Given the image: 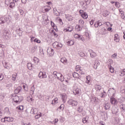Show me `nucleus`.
<instances>
[{
  "instance_id": "obj_49",
  "label": "nucleus",
  "mask_w": 125,
  "mask_h": 125,
  "mask_svg": "<svg viewBox=\"0 0 125 125\" xmlns=\"http://www.w3.org/2000/svg\"><path fill=\"white\" fill-rule=\"evenodd\" d=\"M76 30H78L79 31H81L82 30V27H81V25H76L75 27Z\"/></svg>"
},
{
  "instance_id": "obj_14",
  "label": "nucleus",
  "mask_w": 125,
  "mask_h": 125,
  "mask_svg": "<svg viewBox=\"0 0 125 125\" xmlns=\"http://www.w3.org/2000/svg\"><path fill=\"white\" fill-rule=\"evenodd\" d=\"M101 35H107L108 34V31L106 29H105L104 27L101 28Z\"/></svg>"
},
{
  "instance_id": "obj_16",
  "label": "nucleus",
  "mask_w": 125,
  "mask_h": 125,
  "mask_svg": "<svg viewBox=\"0 0 125 125\" xmlns=\"http://www.w3.org/2000/svg\"><path fill=\"white\" fill-rule=\"evenodd\" d=\"M89 52L91 58H94V57H96V53L94 52L93 50H89Z\"/></svg>"
},
{
  "instance_id": "obj_7",
  "label": "nucleus",
  "mask_w": 125,
  "mask_h": 125,
  "mask_svg": "<svg viewBox=\"0 0 125 125\" xmlns=\"http://www.w3.org/2000/svg\"><path fill=\"white\" fill-rule=\"evenodd\" d=\"M47 53L50 56H53L54 55V50L51 48V47H49L47 50Z\"/></svg>"
},
{
  "instance_id": "obj_29",
  "label": "nucleus",
  "mask_w": 125,
  "mask_h": 125,
  "mask_svg": "<svg viewBox=\"0 0 125 125\" xmlns=\"http://www.w3.org/2000/svg\"><path fill=\"white\" fill-rule=\"evenodd\" d=\"M61 62L63 63L64 65H66L67 64V59H66V58H62L61 59Z\"/></svg>"
},
{
  "instance_id": "obj_38",
  "label": "nucleus",
  "mask_w": 125,
  "mask_h": 125,
  "mask_svg": "<svg viewBox=\"0 0 125 125\" xmlns=\"http://www.w3.org/2000/svg\"><path fill=\"white\" fill-rule=\"evenodd\" d=\"M17 77V73H15V74H13L12 76V80L13 82H15V81H16V78Z\"/></svg>"
},
{
  "instance_id": "obj_59",
  "label": "nucleus",
  "mask_w": 125,
  "mask_h": 125,
  "mask_svg": "<svg viewBox=\"0 0 125 125\" xmlns=\"http://www.w3.org/2000/svg\"><path fill=\"white\" fill-rule=\"evenodd\" d=\"M86 123H87V119H86V118H83V123L85 124Z\"/></svg>"
},
{
  "instance_id": "obj_47",
  "label": "nucleus",
  "mask_w": 125,
  "mask_h": 125,
  "mask_svg": "<svg viewBox=\"0 0 125 125\" xmlns=\"http://www.w3.org/2000/svg\"><path fill=\"white\" fill-rule=\"evenodd\" d=\"M42 116V113H40V114H37V115L35 116V119H40V118H41Z\"/></svg>"
},
{
  "instance_id": "obj_12",
  "label": "nucleus",
  "mask_w": 125,
  "mask_h": 125,
  "mask_svg": "<svg viewBox=\"0 0 125 125\" xmlns=\"http://www.w3.org/2000/svg\"><path fill=\"white\" fill-rule=\"evenodd\" d=\"M103 107L104 110H109L111 108V104L110 103H106L103 104Z\"/></svg>"
},
{
  "instance_id": "obj_10",
  "label": "nucleus",
  "mask_w": 125,
  "mask_h": 125,
  "mask_svg": "<svg viewBox=\"0 0 125 125\" xmlns=\"http://www.w3.org/2000/svg\"><path fill=\"white\" fill-rule=\"evenodd\" d=\"M80 5L82 8H84L85 9H86L87 8L88 5L85 3L84 1H81L80 2Z\"/></svg>"
},
{
  "instance_id": "obj_48",
  "label": "nucleus",
  "mask_w": 125,
  "mask_h": 125,
  "mask_svg": "<svg viewBox=\"0 0 125 125\" xmlns=\"http://www.w3.org/2000/svg\"><path fill=\"white\" fill-rule=\"evenodd\" d=\"M115 5L117 8H120V6H121V3H120L119 2H116Z\"/></svg>"
},
{
  "instance_id": "obj_18",
  "label": "nucleus",
  "mask_w": 125,
  "mask_h": 125,
  "mask_svg": "<svg viewBox=\"0 0 125 125\" xmlns=\"http://www.w3.org/2000/svg\"><path fill=\"white\" fill-rule=\"evenodd\" d=\"M62 99L63 103H66V100H67V95H66V94H62Z\"/></svg>"
},
{
  "instance_id": "obj_34",
  "label": "nucleus",
  "mask_w": 125,
  "mask_h": 125,
  "mask_svg": "<svg viewBox=\"0 0 125 125\" xmlns=\"http://www.w3.org/2000/svg\"><path fill=\"white\" fill-rule=\"evenodd\" d=\"M37 48L38 47H37V46L32 47L30 50L31 53H35V52L36 51V50H37Z\"/></svg>"
},
{
  "instance_id": "obj_63",
  "label": "nucleus",
  "mask_w": 125,
  "mask_h": 125,
  "mask_svg": "<svg viewBox=\"0 0 125 125\" xmlns=\"http://www.w3.org/2000/svg\"><path fill=\"white\" fill-rule=\"evenodd\" d=\"M19 11L21 15H22V16L24 15V11H23V10L20 9Z\"/></svg>"
},
{
  "instance_id": "obj_50",
  "label": "nucleus",
  "mask_w": 125,
  "mask_h": 125,
  "mask_svg": "<svg viewBox=\"0 0 125 125\" xmlns=\"http://www.w3.org/2000/svg\"><path fill=\"white\" fill-rule=\"evenodd\" d=\"M34 42H37V43H41V40L36 38L34 40Z\"/></svg>"
},
{
  "instance_id": "obj_31",
  "label": "nucleus",
  "mask_w": 125,
  "mask_h": 125,
  "mask_svg": "<svg viewBox=\"0 0 125 125\" xmlns=\"http://www.w3.org/2000/svg\"><path fill=\"white\" fill-rule=\"evenodd\" d=\"M16 109L19 111V112H21V111L24 110V106L23 105H20L17 106Z\"/></svg>"
},
{
  "instance_id": "obj_43",
  "label": "nucleus",
  "mask_w": 125,
  "mask_h": 125,
  "mask_svg": "<svg viewBox=\"0 0 125 125\" xmlns=\"http://www.w3.org/2000/svg\"><path fill=\"white\" fill-rule=\"evenodd\" d=\"M84 35L86 38H87V40L89 39V33L88 32V31L86 30V31L85 32Z\"/></svg>"
},
{
  "instance_id": "obj_58",
  "label": "nucleus",
  "mask_w": 125,
  "mask_h": 125,
  "mask_svg": "<svg viewBox=\"0 0 125 125\" xmlns=\"http://www.w3.org/2000/svg\"><path fill=\"white\" fill-rule=\"evenodd\" d=\"M53 101L54 103L57 104V103H58V98H55L54 100H53Z\"/></svg>"
},
{
  "instance_id": "obj_23",
  "label": "nucleus",
  "mask_w": 125,
  "mask_h": 125,
  "mask_svg": "<svg viewBox=\"0 0 125 125\" xmlns=\"http://www.w3.org/2000/svg\"><path fill=\"white\" fill-rule=\"evenodd\" d=\"M65 18L68 21H73V17L70 15H65Z\"/></svg>"
},
{
  "instance_id": "obj_62",
  "label": "nucleus",
  "mask_w": 125,
  "mask_h": 125,
  "mask_svg": "<svg viewBox=\"0 0 125 125\" xmlns=\"http://www.w3.org/2000/svg\"><path fill=\"white\" fill-rule=\"evenodd\" d=\"M9 111V108L8 107H5L4 108V112L5 113H8Z\"/></svg>"
},
{
  "instance_id": "obj_11",
  "label": "nucleus",
  "mask_w": 125,
  "mask_h": 125,
  "mask_svg": "<svg viewBox=\"0 0 125 125\" xmlns=\"http://www.w3.org/2000/svg\"><path fill=\"white\" fill-rule=\"evenodd\" d=\"M110 103L112 105H116L117 104V100L115 98H114V96H112V97L110 99Z\"/></svg>"
},
{
  "instance_id": "obj_45",
  "label": "nucleus",
  "mask_w": 125,
  "mask_h": 125,
  "mask_svg": "<svg viewBox=\"0 0 125 125\" xmlns=\"http://www.w3.org/2000/svg\"><path fill=\"white\" fill-rule=\"evenodd\" d=\"M58 72L57 71H54L53 74H52V77H54V78L55 79H56V78H57V74H58Z\"/></svg>"
},
{
  "instance_id": "obj_19",
  "label": "nucleus",
  "mask_w": 125,
  "mask_h": 125,
  "mask_svg": "<svg viewBox=\"0 0 125 125\" xmlns=\"http://www.w3.org/2000/svg\"><path fill=\"white\" fill-rule=\"evenodd\" d=\"M109 93L112 92V95L113 97H115V95L116 94V90L113 88H110L108 90Z\"/></svg>"
},
{
  "instance_id": "obj_42",
  "label": "nucleus",
  "mask_w": 125,
  "mask_h": 125,
  "mask_svg": "<svg viewBox=\"0 0 125 125\" xmlns=\"http://www.w3.org/2000/svg\"><path fill=\"white\" fill-rule=\"evenodd\" d=\"M5 23V21H4V19L3 17L0 18V25H1V24H4Z\"/></svg>"
},
{
  "instance_id": "obj_33",
  "label": "nucleus",
  "mask_w": 125,
  "mask_h": 125,
  "mask_svg": "<svg viewBox=\"0 0 125 125\" xmlns=\"http://www.w3.org/2000/svg\"><path fill=\"white\" fill-rule=\"evenodd\" d=\"M109 14H110V12H109L107 10H105L104 11L103 15L104 17H107V16H108V15H109Z\"/></svg>"
},
{
  "instance_id": "obj_3",
  "label": "nucleus",
  "mask_w": 125,
  "mask_h": 125,
  "mask_svg": "<svg viewBox=\"0 0 125 125\" xmlns=\"http://www.w3.org/2000/svg\"><path fill=\"white\" fill-rule=\"evenodd\" d=\"M67 103L69 104V105L72 106V107H76V106H78V104H79L78 101H75L73 99L69 100L67 102Z\"/></svg>"
},
{
  "instance_id": "obj_39",
  "label": "nucleus",
  "mask_w": 125,
  "mask_h": 125,
  "mask_svg": "<svg viewBox=\"0 0 125 125\" xmlns=\"http://www.w3.org/2000/svg\"><path fill=\"white\" fill-rule=\"evenodd\" d=\"M83 111V107L80 106L77 108V112L78 113H82Z\"/></svg>"
},
{
  "instance_id": "obj_8",
  "label": "nucleus",
  "mask_w": 125,
  "mask_h": 125,
  "mask_svg": "<svg viewBox=\"0 0 125 125\" xmlns=\"http://www.w3.org/2000/svg\"><path fill=\"white\" fill-rule=\"evenodd\" d=\"M39 113V109L37 108L32 107L30 111V113L32 115H37Z\"/></svg>"
},
{
  "instance_id": "obj_53",
  "label": "nucleus",
  "mask_w": 125,
  "mask_h": 125,
  "mask_svg": "<svg viewBox=\"0 0 125 125\" xmlns=\"http://www.w3.org/2000/svg\"><path fill=\"white\" fill-rule=\"evenodd\" d=\"M79 54L81 57H84L85 56V54H84L83 52H80Z\"/></svg>"
},
{
  "instance_id": "obj_20",
  "label": "nucleus",
  "mask_w": 125,
  "mask_h": 125,
  "mask_svg": "<svg viewBox=\"0 0 125 125\" xmlns=\"http://www.w3.org/2000/svg\"><path fill=\"white\" fill-rule=\"evenodd\" d=\"M99 65H100L99 61L95 60L94 62V69H97V67H98Z\"/></svg>"
},
{
  "instance_id": "obj_22",
  "label": "nucleus",
  "mask_w": 125,
  "mask_h": 125,
  "mask_svg": "<svg viewBox=\"0 0 125 125\" xmlns=\"http://www.w3.org/2000/svg\"><path fill=\"white\" fill-rule=\"evenodd\" d=\"M100 96L101 98H105V97L107 96V93H106V92L104 90L100 94Z\"/></svg>"
},
{
  "instance_id": "obj_24",
  "label": "nucleus",
  "mask_w": 125,
  "mask_h": 125,
  "mask_svg": "<svg viewBox=\"0 0 125 125\" xmlns=\"http://www.w3.org/2000/svg\"><path fill=\"white\" fill-rule=\"evenodd\" d=\"M80 92H81V89L77 88L75 90L73 91V93L75 95H78L80 94Z\"/></svg>"
},
{
  "instance_id": "obj_6",
  "label": "nucleus",
  "mask_w": 125,
  "mask_h": 125,
  "mask_svg": "<svg viewBox=\"0 0 125 125\" xmlns=\"http://www.w3.org/2000/svg\"><path fill=\"white\" fill-rule=\"evenodd\" d=\"M38 77L39 78H41V79H46V78H47L45 72L42 71H41L40 73H39Z\"/></svg>"
},
{
  "instance_id": "obj_61",
  "label": "nucleus",
  "mask_w": 125,
  "mask_h": 125,
  "mask_svg": "<svg viewBox=\"0 0 125 125\" xmlns=\"http://www.w3.org/2000/svg\"><path fill=\"white\" fill-rule=\"evenodd\" d=\"M10 0H5V4H6L7 5H8V4H10Z\"/></svg>"
},
{
  "instance_id": "obj_4",
  "label": "nucleus",
  "mask_w": 125,
  "mask_h": 125,
  "mask_svg": "<svg viewBox=\"0 0 125 125\" xmlns=\"http://www.w3.org/2000/svg\"><path fill=\"white\" fill-rule=\"evenodd\" d=\"M79 13L80 14H81L82 18H83V19H87L88 17V15H87V13L84 12L83 10H80L79 11Z\"/></svg>"
},
{
  "instance_id": "obj_35",
  "label": "nucleus",
  "mask_w": 125,
  "mask_h": 125,
  "mask_svg": "<svg viewBox=\"0 0 125 125\" xmlns=\"http://www.w3.org/2000/svg\"><path fill=\"white\" fill-rule=\"evenodd\" d=\"M119 75L121 77H124L125 75V69H124L123 70H121V71H120Z\"/></svg>"
},
{
  "instance_id": "obj_9",
  "label": "nucleus",
  "mask_w": 125,
  "mask_h": 125,
  "mask_svg": "<svg viewBox=\"0 0 125 125\" xmlns=\"http://www.w3.org/2000/svg\"><path fill=\"white\" fill-rule=\"evenodd\" d=\"M74 37L75 39H79V40H81V41H82V42H84V41H85L84 40V38L83 37V36H81V35L78 34H75Z\"/></svg>"
},
{
  "instance_id": "obj_26",
  "label": "nucleus",
  "mask_w": 125,
  "mask_h": 125,
  "mask_svg": "<svg viewBox=\"0 0 125 125\" xmlns=\"http://www.w3.org/2000/svg\"><path fill=\"white\" fill-rule=\"evenodd\" d=\"M79 23L80 26H81L82 28H84V21H83V20H80Z\"/></svg>"
},
{
  "instance_id": "obj_13",
  "label": "nucleus",
  "mask_w": 125,
  "mask_h": 125,
  "mask_svg": "<svg viewBox=\"0 0 125 125\" xmlns=\"http://www.w3.org/2000/svg\"><path fill=\"white\" fill-rule=\"evenodd\" d=\"M86 81H85V83H87V84H91L92 80H91V77L90 76H87L86 77Z\"/></svg>"
},
{
  "instance_id": "obj_27",
  "label": "nucleus",
  "mask_w": 125,
  "mask_h": 125,
  "mask_svg": "<svg viewBox=\"0 0 125 125\" xmlns=\"http://www.w3.org/2000/svg\"><path fill=\"white\" fill-rule=\"evenodd\" d=\"M66 43H67V45H74V41L72 40H68L66 42Z\"/></svg>"
},
{
  "instance_id": "obj_21",
  "label": "nucleus",
  "mask_w": 125,
  "mask_h": 125,
  "mask_svg": "<svg viewBox=\"0 0 125 125\" xmlns=\"http://www.w3.org/2000/svg\"><path fill=\"white\" fill-rule=\"evenodd\" d=\"M102 89V87L101 85L99 84H96L95 85V89L96 91H100V90Z\"/></svg>"
},
{
  "instance_id": "obj_32",
  "label": "nucleus",
  "mask_w": 125,
  "mask_h": 125,
  "mask_svg": "<svg viewBox=\"0 0 125 125\" xmlns=\"http://www.w3.org/2000/svg\"><path fill=\"white\" fill-rule=\"evenodd\" d=\"M33 62L35 63V64L39 63V62H40V59L36 57H34L33 59Z\"/></svg>"
},
{
  "instance_id": "obj_37",
  "label": "nucleus",
  "mask_w": 125,
  "mask_h": 125,
  "mask_svg": "<svg viewBox=\"0 0 125 125\" xmlns=\"http://www.w3.org/2000/svg\"><path fill=\"white\" fill-rule=\"evenodd\" d=\"M108 68L109 69V71H110V73H114V72H115V71L114 70V67H113L112 66V65L108 64Z\"/></svg>"
},
{
  "instance_id": "obj_17",
  "label": "nucleus",
  "mask_w": 125,
  "mask_h": 125,
  "mask_svg": "<svg viewBox=\"0 0 125 125\" xmlns=\"http://www.w3.org/2000/svg\"><path fill=\"white\" fill-rule=\"evenodd\" d=\"M21 89H22V87L20 86L16 88L14 90L15 94H18L21 91Z\"/></svg>"
},
{
  "instance_id": "obj_55",
  "label": "nucleus",
  "mask_w": 125,
  "mask_h": 125,
  "mask_svg": "<svg viewBox=\"0 0 125 125\" xmlns=\"http://www.w3.org/2000/svg\"><path fill=\"white\" fill-rule=\"evenodd\" d=\"M61 82H64V76H63V75H62V76H60L59 79Z\"/></svg>"
},
{
  "instance_id": "obj_56",
  "label": "nucleus",
  "mask_w": 125,
  "mask_h": 125,
  "mask_svg": "<svg viewBox=\"0 0 125 125\" xmlns=\"http://www.w3.org/2000/svg\"><path fill=\"white\" fill-rule=\"evenodd\" d=\"M62 77V74L60 73H58L57 75V78L58 80H59L60 77Z\"/></svg>"
},
{
  "instance_id": "obj_30",
  "label": "nucleus",
  "mask_w": 125,
  "mask_h": 125,
  "mask_svg": "<svg viewBox=\"0 0 125 125\" xmlns=\"http://www.w3.org/2000/svg\"><path fill=\"white\" fill-rule=\"evenodd\" d=\"M73 31V26L69 25L66 28V32H72Z\"/></svg>"
},
{
  "instance_id": "obj_36",
  "label": "nucleus",
  "mask_w": 125,
  "mask_h": 125,
  "mask_svg": "<svg viewBox=\"0 0 125 125\" xmlns=\"http://www.w3.org/2000/svg\"><path fill=\"white\" fill-rule=\"evenodd\" d=\"M118 108L117 107H113L112 109V114H117L118 113Z\"/></svg>"
},
{
  "instance_id": "obj_60",
  "label": "nucleus",
  "mask_w": 125,
  "mask_h": 125,
  "mask_svg": "<svg viewBox=\"0 0 125 125\" xmlns=\"http://www.w3.org/2000/svg\"><path fill=\"white\" fill-rule=\"evenodd\" d=\"M4 78V76L3 74H0V81H2Z\"/></svg>"
},
{
  "instance_id": "obj_57",
  "label": "nucleus",
  "mask_w": 125,
  "mask_h": 125,
  "mask_svg": "<svg viewBox=\"0 0 125 125\" xmlns=\"http://www.w3.org/2000/svg\"><path fill=\"white\" fill-rule=\"evenodd\" d=\"M12 87V83H8L6 85V87Z\"/></svg>"
},
{
  "instance_id": "obj_51",
  "label": "nucleus",
  "mask_w": 125,
  "mask_h": 125,
  "mask_svg": "<svg viewBox=\"0 0 125 125\" xmlns=\"http://www.w3.org/2000/svg\"><path fill=\"white\" fill-rule=\"evenodd\" d=\"M22 87L25 91H28V86H27V85H23Z\"/></svg>"
},
{
  "instance_id": "obj_52",
  "label": "nucleus",
  "mask_w": 125,
  "mask_h": 125,
  "mask_svg": "<svg viewBox=\"0 0 125 125\" xmlns=\"http://www.w3.org/2000/svg\"><path fill=\"white\" fill-rule=\"evenodd\" d=\"M97 23H98V25H99V27H100L101 26H102V25H103V22L100 21H97Z\"/></svg>"
},
{
  "instance_id": "obj_1",
  "label": "nucleus",
  "mask_w": 125,
  "mask_h": 125,
  "mask_svg": "<svg viewBox=\"0 0 125 125\" xmlns=\"http://www.w3.org/2000/svg\"><path fill=\"white\" fill-rule=\"evenodd\" d=\"M12 96L13 97V100L16 104H20L21 101H23V98L22 96L19 97L15 94L12 95Z\"/></svg>"
},
{
  "instance_id": "obj_64",
  "label": "nucleus",
  "mask_w": 125,
  "mask_h": 125,
  "mask_svg": "<svg viewBox=\"0 0 125 125\" xmlns=\"http://www.w3.org/2000/svg\"><path fill=\"white\" fill-rule=\"evenodd\" d=\"M117 55H118L117 54V53H114V54H113V55H112L111 57H112V58H114V59L117 58Z\"/></svg>"
},
{
  "instance_id": "obj_46",
  "label": "nucleus",
  "mask_w": 125,
  "mask_h": 125,
  "mask_svg": "<svg viewBox=\"0 0 125 125\" xmlns=\"http://www.w3.org/2000/svg\"><path fill=\"white\" fill-rule=\"evenodd\" d=\"M64 108H65V105H64V104H62L59 107V108H58V109H59L60 110H64Z\"/></svg>"
},
{
  "instance_id": "obj_25",
  "label": "nucleus",
  "mask_w": 125,
  "mask_h": 125,
  "mask_svg": "<svg viewBox=\"0 0 125 125\" xmlns=\"http://www.w3.org/2000/svg\"><path fill=\"white\" fill-rule=\"evenodd\" d=\"M6 122H13L14 119L10 117H5Z\"/></svg>"
},
{
  "instance_id": "obj_28",
  "label": "nucleus",
  "mask_w": 125,
  "mask_h": 125,
  "mask_svg": "<svg viewBox=\"0 0 125 125\" xmlns=\"http://www.w3.org/2000/svg\"><path fill=\"white\" fill-rule=\"evenodd\" d=\"M43 9L45 12H48L51 9V7L49 6H45L43 7Z\"/></svg>"
},
{
  "instance_id": "obj_41",
  "label": "nucleus",
  "mask_w": 125,
  "mask_h": 125,
  "mask_svg": "<svg viewBox=\"0 0 125 125\" xmlns=\"http://www.w3.org/2000/svg\"><path fill=\"white\" fill-rule=\"evenodd\" d=\"M72 76L74 78H76L77 79H79V73L77 72L73 73Z\"/></svg>"
},
{
  "instance_id": "obj_54",
  "label": "nucleus",
  "mask_w": 125,
  "mask_h": 125,
  "mask_svg": "<svg viewBox=\"0 0 125 125\" xmlns=\"http://www.w3.org/2000/svg\"><path fill=\"white\" fill-rule=\"evenodd\" d=\"M84 1L85 2V3H86L87 4H88V5H89V4H90V2L91 1V0H84Z\"/></svg>"
},
{
  "instance_id": "obj_5",
  "label": "nucleus",
  "mask_w": 125,
  "mask_h": 125,
  "mask_svg": "<svg viewBox=\"0 0 125 125\" xmlns=\"http://www.w3.org/2000/svg\"><path fill=\"white\" fill-rule=\"evenodd\" d=\"M53 46L54 48H61V47L63 46V44L61 43L56 42L53 43Z\"/></svg>"
},
{
  "instance_id": "obj_40",
  "label": "nucleus",
  "mask_w": 125,
  "mask_h": 125,
  "mask_svg": "<svg viewBox=\"0 0 125 125\" xmlns=\"http://www.w3.org/2000/svg\"><path fill=\"white\" fill-rule=\"evenodd\" d=\"M27 68L29 70H32L33 68V64L32 63L28 62L27 65Z\"/></svg>"
},
{
  "instance_id": "obj_15",
  "label": "nucleus",
  "mask_w": 125,
  "mask_h": 125,
  "mask_svg": "<svg viewBox=\"0 0 125 125\" xmlns=\"http://www.w3.org/2000/svg\"><path fill=\"white\" fill-rule=\"evenodd\" d=\"M19 0H12L13 2H11L10 3V8H12V7H14L15 6V3L18 2Z\"/></svg>"
},
{
  "instance_id": "obj_44",
  "label": "nucleus",
  "mask_w": 125,
  "mask_h": 125,
  "mask_svg": "<svg viewBox=\"0 0 125 125\" xmlns=\"http://www.w3.org/2000/svg\"><path fill=\"white\" fill-rule=\"evenodd\" d=\"M3 18L4 19L5 22H8V21H9V22H10V20H11L10 19V18H9V17H3Z\"/></svg>"
},
{
  "instance_id": "obj_2",
  "label": "nucleus",
  "mask_w": 125,
  "mask_h": 125,
  "mask_svg": "<svg viewBox=\"0 0 125 125\" xmlns=\"http://www.w3.org/2000/svg\"><path fill=\"white\" fill-rule=\"evenodd\" d=\"M2 37L4 40H9L11 38V35L8 33L6 30L3 31Z\"/></svg>"
}]
</instances>
